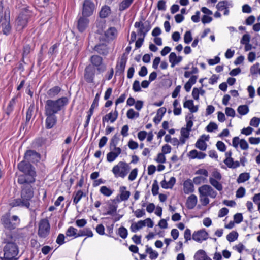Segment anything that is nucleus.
Segmentation results:
<instances>
[{"label": "nucleus", "instance_id": "obj_25", "mask_svg": "<svg viewBox=\"0 0 260 260\" xmlns=\"http://www.w3.org/2000/svg\"><path fill=\"white\" fill-rule=\"evenodd\" d=\"M126 63V59L125 58L122 57L120 59L119 63H118L116 67V74H119V75L122 74L125 70V65Z\"/></svg>", "mask_w": 260, "mask_h": 260}, {"label": "nucleus", "instance_id": "obj_11", "mask_svg": "<svg viewBox=\"0 0 260 260\" xmlns=\"http://www.w3.org/2000/svg\"><path fill=\"white\" fill-rule=\"evenodd\" d=\"M94 7V3L91 0H85L83 4L82 16L89 17L92 15Z\"/></svg>", "mask_w": 260, "mask_h": 260}, {"label": "nucleus", "instance_id": "obj_10", "mask_svg": "<svg viewBox=\"0 0 260 260\" xmlns=\"http://www.w3.org/2000/svg\"><path fill=\"white\" fill-rule=\"evenodd\" d=\"M90 62L94 68H96L99 73L104 72L106 69V66L103 63V58L99 55H92L90 59Z\"/></svg>", "mask_w": 260, "mask_h": 260}, {"label": "nucleus", "instance_id": "obj_49", "mask_svg": "<svg viewBox=\"0 0 260 260\" xmlns=\"http://www.w3.org/2000/svg\"><path fill=\"white\" fill-rule=\"evenodd\" d=\"M83 196H85V194L81 190H78L73 199L74 203L75 204H77Z\"/></svg>", "mask_w": 260, "mask_h": 260}, {"label": "nucleus", "instance_id": "obj_20", "mask_svg": "<svg viewBox=\"0 0 260 260\" xmlns=\"http://www.w3.org/2000/svg\"><path fill=\"white\" fill-rule=\"evenodd\" d=\"M111 151L107 154V160L108 162H112L116 159L121 153L120 148H112Z\"/></svg>", "mask_w": 260, "mask_h": 260}, {"label": "nucleus", "instance_id": "obj_4", "mask_svg": "<svg viewBox=\"0 0 260 260\" xmlns=\"http://www.w3.org/2000/svg\"><path fill=\"white\" fill-rule=\"evenodd\" d=\"M20 219L17 215L11 216L10 212L4 214L1 218V223L4 230L11 232L14 230L20 224Z\"/></svg>", "mask_w": 260, "mask_h": 260}, {"label": "nucleus", "instance_id": "obj_2", "mask_svg": "<svg viewBox=\"0 0 260 260\" xmlns=\"http://www.w3.org/2000/svg\"><path fill=\"white\" fill-rule=\"evenodd\" d=\"M16 8L20 10L19 14L16 20L17 29L19 31L22 30L27 24L28 20L32 15V11L29 7L21 3L18 4Z\"/></svg>", "mask_w": 260, "mask_h": 260}, {"label": "nucleus", "instance_id": "obj_59", "mask_svg": "<svg viewBox=\"0 0 260 260\" xmlns=\"http://www.w3.org/2000/svg\"><path fill=\"white\" fill-rule=\"evenodd\" d=\"M245 194V189L243 187H239L236 191L237 198H242Z\"/></svg>", "mask_w": 260, "mask_h": 260}, {"label": "nucleus", "instance_id": "obj_18", "mask_svg": "<svg viewBox=\"0 0 260 260\" xmlns=\"http://www.w3.org/2000/svg\"><path fill=\"white\" fill-rule=\"evenodd\" d=\"M118 116V112L115 108L114 113H113L112 112L107 114L102 118V123L103 125L105 126V123L108 122L109 121H110L111 123H113L116 121Z\"/></svg>", "mask_w": 260, "mask_h": 260}, {"label": "nucleus", "instance_id": "obj_40", "mask_svg": "<svg viewBox=\"0 0 260 260\" xmlns=\"http://www.w3.org/2000/svg\"><path fill=\"white\" fill-rule=\"evenodd\" d=\"M250 178V175L248 173H242L240 174L237 179L238 183L244 182L248 180Z\"/></svg>", "mask_w": 260, "mask_h": 260}, {"label": "nucleus", "instance_id": "obj_17", "mask_svg": "<svg viewBox=\"0 0 260 260\" xmlns=\"http://www.w3.org/2000/svg\"><path fill=\"white\" fill-rule=\"evenodd\" d=\"M88 17L80 16L77 21V29L80 32H84L88 26L89 19Z\"/></svg>", "mask_w": 260, "mask_h": 260}, {"label": "nucleus", "instance_id": "obj_13", "mask_svg": "<svg viewBox=\"0 0 260 260\" xmlns=\"http://www.w3.org/2000/svg\"><path fill=\"white\" fill-rule=\"evenodd\" d=\"M22 229H17L16 230L11 232L6 231L4 238L8 239L9 237H12V239L10 240L16 242L17 239L22 238L24 236V234L21 232Z\"/></svg>", "mask_w": 260, "mask_h": 260}, {"label": "nucleus", "instance_id": "obj_61", "mask_svg": "<svg viewBox=\"0 0 260 260\" xmlns=\"http://www.w3.org/2000/svg\"><path fill=\"white\" fill-rule=\"evenodd\" d=\"M216 147L217 149L221 151L224 152L226 150V146L222 141H219L216 143Z\"/></svg>", "mask_w": 260, "mask_h": 260}, {"label": "nucleus", "instance_id": "obj_62", "mask_svg": "<svg viewBox=\"0 0 260 260\" xmlns=\"http://www.w3.org/2000/svg\"><path fill=\"white\" fill-rule=\"evenodd\" d=\"M157 7L158 10L165 11L166 8V2L164 0H159Z\"/></svg>", "mask_w": 260, "mask_h": 260}, {"label": "nucleus", "instance_id": "obj_50", "mask_svg": "<svg viewBox=\"0 0 260 260\" xmlns=\"http://www.w3.org/2000/svg\"><path fill=\"white\" fill-rule=\"evenodd\" d=\"M159 186L158 182L156 180H155L153 182L152 186V193L153 196H156L158 194Z\"/></svg>", "mask_w": 260, "mask_h": 260}, {"label": "nucleus", "instance_id": "obj_34", "mask_svg": "<svg viewBox=\"0 0 260 260\" xmlns=\"http://www.w3.org/2000/svg\"><path fill=\"white\" fill-rule=\"evenodd\" d=\"M145 226V221L140 220L137 223H133L131 226V230L132 232H136L137 231Z\"/></svg>", "mask_w": 260, "mask_h": 260}, {"label": "nucleus", "instance_id": "obj_58", "mask_svg": "<svg viewBox=\"0 0 260 260\" xmlns=\"http://www.w3.org/2000/svg\"><path fill=\"white\" fill-rule=\"evenodd\" d=\"M165 155L162 152L158 153L155 160L159 163H165L166 160Z\"/></svg>", "mask_w": 260, "mask_h": 260}, {"label": "nucleus", "instance_id": "obj_21", "mask_svg": "<svg viewBox=\"0 0 260 260\" xmlns=\"http://www.w3.org/2000/svg\"><path fill=\"white\" fill-rule=\"evenodd\" d=\"M104 35L108 41L113 40L117 37V30L114 27H111L105 32Z\"/></svg>", "mask_w": 260, "mask_h": 260}, {"label": "nucleus", "instance_id": "obj_29", "mask_svg": "<svg viewBox=\"0 0 260 260\" xmlns=\"http://www.w3.org/2000/svg\"><path fill=\"white\" fill-rule=\"evenodd\" d=\"M126 189L125 186H121L119 188L120 198L121 201H126L129 198L131 193L129 191H126Z\"/></svg>", "mask_w": 260, "mask_h": 260}, {"label": "nucleus", "instance_id": "obj_12", "mask_svg": "<svg viewBox=\"0 0 260 260\" xmlns=\"http://www.w3.org/2000/svg\"><path fill=\"white\" fill-rule=\"evenodd\" d=\"M18 169L24 174H28L31 172H36L35 167L25 159L21 161L18 164Z\"/></svg>", "mask_w": 260, "mask_h": 260}, {"label": "nucleus", "instance_id": "obj_43", "mask_svg": "<svg viewBox=\"0 0 260 260\" xmlns=\"http://www.w3.org/2000/svg\"><path fill=\"white\" fill-rule=\"evenodd\" d=\"M34 110V105L31 104L27 109L26 115V122L25 124L29 122L30 121Z\"/></svg>", "mask_w": 260, "mask_h": 260}, {"label": "nucleus", "instance_id": "obj_51", "mask_svg": "<svg viewBox=\"0 0 260 260\" xmlns=\"http://www.w3.org/2000/svg\"><path fill=\"white\" fill-rule=\"evenodd\" d=\"M192 40V37L190 31H187L184 36V41L186 44H189Z\"/></svg>", "mask_w": 260, "mask_h": 260}, {"label": "nucleus", "instance_id": "obj_52", "mask_svg": "<svg viewBox=\"0 0 260 260\" xmlns=\"http://www.w3.org/2000/svg\"><path fill=\"white\" fill-rule=\"evenodd\" d=\"M139 115V113L136 112L133 109H129L126 113V115L128 118L131 119L134 118L135 116L137 117H138Z\"/></svg>", "mask_w": 260, "mask_h": 260}, {"label": "nucleus", "instance_id": "obj_60", "mask_svg": "<svg viewBox=\"0 0 260 260\" xmlns=\"http://www.w3.org/2000/svg\"><path fill=\"white\" fill-rule=\"evenodd\" d=\"M190 132L191 131H189L188 129L184 128V127H182L181 129V132H180L181 136H182V137H184L185 138H189V134H190Z\"/></svg>", "mask_w": 260, "mask_h": 260}, {"label": "nucleus", "instance_id": "obj_22", "mask_svg": "<svg viewBox=\"0 0 260 260\" xmlns=\"http://www.w3.org/2000/svg\"><path fill=\"white\" fill-rule=\"evenodd\" d=\"M93 49L102 55H107L109 52L108 48L105 43H100L96 45Z\"/></svg>", "mask_w": 260, "mask_h": 260}, {"label": "nucleus", "instance_id": "obj_31", "mask_svg": "<svg viewBox=\"0 0 260 260\" xmlns=\"http://www.w3.org/2000/svg\"><path fill=\"white\" fill-rule=\"evenodd\" d=\"M60 91V87L58 86H56L48 90L47 93L49 98H52L57 95Z\"/></svg>", "mask_w": 260, "mask_h": 260}, {"label": "nucleus", "instance_id": "obj_46", "mask_svg": "<svg viewBox=\"0 0 260 260\" xmlns=\"http://www.w3.org/2000/svg\"><path fill=\"white\" fill-rule=\"evenodd\" d=\"M238 237V233L235 231H232L226 236V239L229 242H233L237 240Z\"/></svg>", "mask_w": 260, "mask_h": 260}, {"label": "nucleus", "instance_id": "obj_7", "mask_svg": "<svg viewBox=\"0 0 260 260\" xmlns=\"http://www.w3.org/2000/svg\"><path fill=\"white\" fill-rule=\"evenodd\" d=\"M36 172H30L28 174L20 175L18 177L17 182L19 184L22 185V186H31L36 179Z\"/></svg>", "mask_w": 260, "mask_h": 260}, {"label": "nucleus", "instance_id": "obj_19", "mask_svg": "<svg viewBox=\"0 0 260 260\" xmlns=\"http://www.w3.org/2000/svg\"><path fill=\"white\" fill-rule=\"evenodd\" d=\"M46 119L45 121L46 128L47 129L52 128L56 123L57 118L55 115L45 114Z\"/></svg>", "mask_w": 260, "mask_h": 260}, {"label": "nucleus", "instance_id": "obj_35", "mask_svg": "<svg viewBox=\"0 0 260 260\" xmlns=\"http://www.w3.org/2000/svg\"><path fill=\"white\" fill-rule=\"evenodd\" d=\"M111 13V9L108 6H105L102 7L100 12L99 15L102 18H106Z\"/></svg>", "mask_w": 260, "mask_h": 260}, {"label": "nucleus", "instance_id": "obj_37", "mask_svg": "<svg viewBox=\"0 0 260 260\" xmlns=\"http://www.w3.org/2000/svg\"><path fill=\"white\" fill-rule=\"evenodd\" d=\"M195 146L200 150L205 151L207 148V144L204 140L200 138L197 140Z\"/></svg>", "mask_w": 260, "mask_h": 260}, {"label": "nucleus", "instance_id": "obj_30", "mask_svg": "<svg viewBox=\"0 0 260 260\" xmlns=\"http://www.w3.org/2000/svg\"><path fill=\"white\" fill-rule=\"evenodd\" d=\"M194 260H210L203 250L198 251L194 256Z\"/></svg>", "mask_w": 260, "mask_h": 260}, {"label": "nucleus", "instance_id": "obj_44", "mask_svg": "<svg viewBox=\"0 0 260 260\" xmlns=\"http://www.w3.org/2000/svg\"><path fill=\"white\" fill-rule=\"evenodd\" d=\"M66 234L67 236L69 237L74 236L75 238L78 237V236H77V229L72 226H70L68 229V230L66 231Z\"/></svg>", "mask_w": 260, "mask_h": 260}, {"label": "nucleus", "instance_id": "obj_23", "mask_svg": "<svg viewBox=\"0 0 260 260\" xmlns=\"http://www.w3.org/2000/svg\"><path fill=\"white\" fill-rule=\"evenodd\" d=\"M182 60V57L177 56L175 53L171 52L169 56V62L171 63V67L173 68L176 64L180 62Z\"/></svg>", "mask_w": 260, "mask_h": 260}, {"label": "nucleus", "instance_id": "obj_33", "mask_svg": "<svg viewBox=\"0 0 260 260\" xmlns=\"http://www.w3.org/2000/svg\"><path fill=\"white\" fill-rule=\"evenodd\" d=\"M211 188L209 185H204L199 188V192L201 197L208 196V192Z\"/></svg>", "mask_w": 260, "mask_h": 260}, {"label": "nucleus", "instance_id": "obj_32", "mask_svg": "<svg viewBox=\"0 0 260 260\" xmlns=\"http://www.w3.org/2000/svg\"><path fill=\"white\" fill-rule=\"evenodd\" d=\"M134 0H123L120 4L119 6V10L123 11L128 8L133 3Z\"/></svg>", "mask_w": 260, "mask_h": 260}, {"label": "nucleus", "instance_id": "obj_15", "mask_svg": "<svg viewBox=\"0 0 260 260\" xmlns=\"http://www.w3.org/2000/svg\"><path fill=\"white\" fill-rule=\"evenodd\" d=\"M193 240L201 243L203 241L206 240L208 238V233L205 229H203L197 231H195L192 236Z\"/></svg>", "mask_w": 260, "mask_h": 260}, {"label": "nucleus", "instance_id": "obj_5", "mask_svg": "<svg viewBox=\"0 0 260 260\" xmlns=\"http://www.w3.org/2000/svg\"><path fill=\"white\" fill-rule=\"evenodd\" d=\"M11 239L12 237H9L8 239L3 238L2 244H5L3 247L5 256L16 257L18 254V247L16 242L9 240Z\"/></svg>", "mask_w": 260, "mask_h": 260}, {"label": "nucleus", "instance_id": "obj_38", "mask_svg": "<svg viewBox=\"0 0 260 260\" xmlns=\"http://www.w3.org/2000/svg\"><path fill=\"white\" fill-rule=\"evenodd\" d=\"M209 182L210 184L214 186L218 191H221L223 189L222 184L213 178H210Z\"/></svg>", "mask_w": 260, "mask_h": 260}, {"label": "nucleus", "instance_id": "obj_42", "mask_svg": "<svg viewBox=\"0 0 260 260\" xmlns=\"http://www.w3.org/2000/svg\"><path fill=\"white\" fill-rule=\"evenodd\" d=\"M100 192L105 196L109 197L113 192V190L106 186H103L100 189Z\"/></svg>", "mask_w": 260, "mask_h": 260}, {"label": "nucleus", "instance_id": "obj_57", "mask_svg": "<svg viewBox=\"0 0 260 260\" xmlns=\"http://www.w3.org/2000/svg\"><path fill=\"white\" fill-rule=\"evenodd\" d=\"M260 123V118L257 117H253L250 121V125L252 126L257 127L258 126Z\"/></svg>", "mask_w": 260, "mask_h": 260}, {"label": "nucleus", "instance_id": "obj_63", "mask_svg": "<svg viewBox=\"0 0 260 260\" xmlns=\"http://www.w3.org/2000/svg\"><path fill=\"white\" fill-rule=\"evenodd\" d=\"M138 173V169L137 168L134 169L132 170V171L131 172L129 176H128V179L130 181H133L134 180L137 175Z\"/></svg>", "mask_w": 260, "mask_h": 260}, {"label": "nucleus", "instance_id": "obj_9", "mask_svg": "<svg viewBox=\"0 0 260 260\" xmlns=\"http://www.w3.org/2000/svg\"><path fill=\"white\" fill-rule=\"evenodd\" d=\"M134 26L138 28L137 33L140 36L145 37L147 32L151 29L150 22L148 20L143 22L142 21L136 22Z\"/></svg>", "mask_w": 260, "mask_h": 260}, {"label": "nucleus", "instance_id": "obj_6", "mask_svg": "<svg viewBox=\"0 0 260 260\" xmlns=\"http://www.w3.org/2000/svg\"><path fill=\"white\" fill-rule=\"evenodd\" d=\"M130 170V167L125 162L120 161L117 165L113 167L112 172L115 177H121L124 178Z\"/></svg>", "mask_w": 260, "mask_h": 260}, {"label": "nucleus", "instance_id": "obj_3", "mask_svg": "<svg viewBox=\"0 0 260 260\" xmlns=\"http://www.w3.org/2000/svg\"><path fill=\"white\" fill-rule=\"evenodd\" d=\"M68 103L69 100L67 97H61L56 100H47L45 104V114L55 115Z\"/></svg>", "mask_w": 260, "mask_h": 260}, {"label": "nucleus", "instance_id": "obj_41", "mask_svg": "<svg viewBox=\"0 0 260 260\" xmlns=\"http://www.w3.org/2000/svg\"><path fill=\"white\" fill-rule=\"evenodd\" d=\"M16 99H17L16 97H14L10 101V102L8 105V107L6 109V113L8 115H9L11 114V113L12 112V111L13 110L14 106L15 105V104L16 103Z\"/></svg>", "mask_w": 260, "mask_h": 260}, {"label": "nucleus", "instance_id": "obj_28", "mask_svg": "<svg viewBox=\"0 0 260 260\" xmlns=\"http://www.w3.org/2000/svg\"><path fill=\"white\" fill-rule=\"evenodd\" d=\"M194 191V186L191 180H187L184 183V192L185 194L191 193Z\"/></svg>", "mask_w": 260, "mask_h": 260}, {"label": "nucleus", "instance_id": "obj_64", "mask_svg": "<svg viewBox=\"0 0 260 260\" xmlns=\"http://www.w3.org/2000/svg\"><path fill=\"white\" fill-rule=\"evenodd\" d=\"M227 3V1H220L216 5V7L218 11H222L226 8L225 4Z\"/></svg>", "mask_w": 260, "mask_h": 260}, {"label": "nucleus", "instance_id": "obj_39", "mask_svg": "<svg viewBox=\"0 0 260 260\" xmlns=\"http://www.w3.org/2000/svg\"><path fill=\"white\" fill-rule=\"evenodd\" d=\"M78 237L87 236L89 237H91L93 236V233L91 230H90L89 228H85L83 230H80L78 232Z\"/></svg>", "mask_w": 260, "mask_h": 260}, {"label": "nucleus", "instance_id": "obj_1", "mask_svg": "<svg viewBox=\"0 0 260 260\" xmlns=\"http://www.w3.org/2000/svg\"><path fill=\"white\" fill-rule=\"evenodd\" d=\"M34 197L32 186H21V198L14 199L11 201L9 205L12 207H21L29 208V201Z\"/></svg>", "mask_w": 260, "mask_h": 260}, {"label": "nucleus", "instance_id": "obj_8", "mask_svg": "<svg viewBox=\"0 0 260 260\" xmlns=\"http://www.w3.org/2000/svg\"><path fill=\"white\" fill-rule=\"evenodd\" d=\"M50 226L47 219H42L40 221L38 235L41 238H45L49 234Z\"/></svg>", "mask_w": 260, "mask_h": 260}, {"label": "nucleus", "instance_id": "obj_54", "mask_svg": "<svg viewBox=\"0 0 260 260\" xmlns=\"http://www.w3.org/2000/svg\"><path fill=\"white\" fill-rule=\"evenodd\" d=\"M117 208V206L113 204H110L109 206V210L106 213H105L104 214L110 215H113L116 212Z\"/></svg>", "mask_w": 260, "mask_h": 260}, {"label": "nucleus", "instance_id": "obj_16", "mask_svg": "<svg viewBox=\"0 0 260 260\" xmlns=\"http://www.w3.org/2000/svg\"><path fill=\"white\" fill-rule=\"evenodd\" d=\"M24 158L28 162H38L40 159V154L35 150H28L26 151Z\"/></svg>", "mask_w": 260, "mask_h": 260}, {"label": "nucleus", "instance_id": "obj_26", "mask_svg": "<svg viewBox=\"0 0 260 260\" xmlns=\"http://www.w3.org/2000/svg\"><path fill=\"white\" fill-rule=\"evenodd\" d=\"M176 183V179L174 177L170 178L169 182H167L165 179L160 182L161 186L164 189L172 188Z\"/></svg>", "mask_w": 260, "mask_h": 260}, {"label": "nucleus", "instance_id": "obj_36", "mask_svg": "<svg viewBox=\"0 0 260 260\" xmlns=\"http://www.w3.org/2000/svg\"><path fill=\"white\" fill-rule=\"evenodd\" d=\"M119 141V135L118 134H115L111 138L110 143V149L112 150V148H118L116 147L118 142Z\"/></svg>", "mask_w": 260, "mask_h": 260}, {"label": "nucleus", "instance_id": "obj_53", "mask_svg": "<svg viewBox=\"0 0 260 260\" xmlns=\"http://www.w3.org/2000/svg\"><path fill=\"white\" fill-rule=\"evenodd\" d=\"M218 125L213 122H211L206 127V129L208 132H212L213 131L217 130Z\"/></svg>", "mask_w": 260, "mask_h": 260}, {"label": "nucleus", "instance_id": "obj_56", "mask_svg": "<svg viewBox=\"0 0 260 260\" xmlns=\"http://www.w3.org/2000/svg\"><path fill=\"white\" fill-rule=\"evenodd\" d=\"M243 218L242 213H238L234 215V222L237 224L241 223L243 221Z\"/></svg>", "mask_w": 260, "mask_h": 260}, {"label": "nucleus", "instance_id": "obj_47", "mask_svg": "<svg viewBox=\"0 0 260 260\" xmlns=\"http://www.w3.org/2000/svg\"><path fill=\"white\" fill-rule=\"evenodd\" d=\"M2 27L3 33L5 35H8L11 30L9 21L5 20V21L2 23Z\"/></svg>", "mask_w": 260, "mask_h": 260}, {"label": "nucleus", "instance_id": "obj_14", "mask_svg": "<svg viewBox=\"0 0 260 260\" xmlns=\"http://www.w3.org/2000/svg\"><path fill=\"white\" fill-rule=\"evenodd\" d=\"M95 73V68L92 65L87 66L84 70V79L87 83L93 82Z\"/></svg>", "mask_w": 260, "mask_h": 260}, {"label": "nucleus", "instance_id": "obj_24", "mask_svg": "<svg viewBox=\"0 0 260 260\" xmlns=\"http://www.w3.org/2000/svg\"><path fill=\"white\" fill-rule=\"evenodd\" d=\"M197 203V197L194 194H191L188 197L186 205L188 209H192Z\"/></svg>", "mask_w": 260, "mask_h": 260}, {"label": "nucleus", "instance_id": "obj_45", "mask_svg": "<svg viewBox=\"0 0 260 260\" xmlns=\"http://www.w3.org/2000/svg\"><path fill=\"white\" fill-rule=\"evenodd\" d=\"M238 112L242 115H246L249 112V108L246 105H240L237 109Z\"/></svg>", "mask_w": 260, "mask_h": 260}, {"label": "nucleus", "instance_id": "obj_48", "mask_svg": "<svg viewBox=\"0 0 260 260\" xmlns=\"http://www.w3.org/2000/svg\"><path fill=\"white\" fill-rule=\"evenodd\" d=\"M118 234L122 239H125L127 236L128 232L125 228L121 226L118 229Z\"/></svg>", "mask_w": 260, "mask_h": 260}, {"label": "nucleus", "instance_id": "obj_27", "mask_svg": "<svg viewBox=\"0 0 260 260\" xmlns=\"http://www.w3.org/2000/svg\"><path fill=\"white\" fill-rule=\"evenodd\" d=\"M166 108L165 107H161L157 112V116H155L153 119V121L156 124H158L161 120L164 115L166 112Z\"/></svg>", "mask_w": 260, "mask_h": 260}, {"label": "nucleus", "instance_id": "obj_55", "mask_svg": "<svg viewBox=\"0 0 260 260\" xmlns=\"http://www.w3.org/2000/svg\"><path fill=\"white\" fill-rule=\"evenodd\" d=\"M250 40V36L249 34H246L243 36L240 42L242 44L246 45L249 44Z\"/></svg>", "mask_w": 260, "mask_h": 260}]
</instances>
